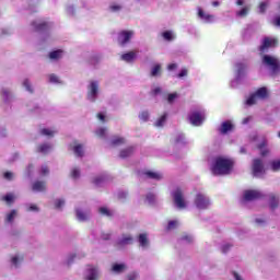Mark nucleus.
Segmentation results:
<instances>
[{
  "label": "nucleus",
  "mask_w": 280,
  "mask_h": 280,
  "mask_svg": "<svg viewBox=\"0 0 280 280\" xmlns=\"http://www.w3.org/2000/svg\"><path fill=\"white\" fill-rule=\"evenodd\" d=\"M233 171V160L226 158H217L211 166V172L214 176H226Z\"/></svg>",
  "instance_id": "obj_1"
},
{
  "label": "nucleus",
  "mask_w": 280,
  "mask_h": 280,
  "mask_svg": "<svg viewBox=\"0 0 280 280\" xmlns=\"http://www.w3.org/2000/svg\"><path fill=\"white\" fill-rule=\"evenodd\" d=\"M102 93V88L100 86V81L90 80L86 85L85 100L90 104H95L100 100V94Z\"/></svg>",
  "instance_id": "obj_2"
},
{
  "label": "nucleus",
  "mask_w": 280,
  "mask_h": 280,
  "mask_svg": "<svg viewBox=\"0 0 280 280\" xmlns=\"http://www.w3.org/2000/svg\"><path fill=\"white\" fill-rule=\"evenodd\" d=\"M261 65L265 69H268V71L272 75H277V73H280V59L276 56L262 55Z\"/></svg>",
  "instance_id": "obj_3"
},
{
  "label": "nucleus",
  "mask_w": 280,
  "mask_h": 280,
  "mask_svg": "<svg viewBox=\"0 0 280 280\" xmlns=\"http://www.w3.org/2000/svg\"><path fill=\"white\" fill-rule=\"evenodd\" d=\"M173 202L177 209H187L189 207V201L185 199V191L180 187L175 188L172 194Z\"/></svg>",
  "instance_id": "obj_4"
},
{
  "label": "nucleus",
  "mask_w": 280,
  "mask_h": 280,
  "mask_svg": "<svg viewBox=\"0 0 280 280\" xmlns=\"http://www.w3.org/2000/svg\"><path fill=\"white\" fill-rule=\"evenodd\" d=\"M192 202L199 211H207L211 207V198L205 192H197Z\"/></svg>",
  "instance_id": "obj_5"
},
{
  "label": "nucleus",
  "mask_w": 280,
  "mask_h": 280,
  "mask_svg": "<svg viewBox=\"0 0 280 280\" xmlns=\"http://www.w3.org/2000/svg\"><path fill=\"white\" fill-rule=\"evenodd\" d=\"M268 97V89L260 88L256 90L255 93L249 95L247 100L245 101L246 106H255V104H258V102H261L264 100H267Z\"/></svg>",
  "instance_id": "obj_6"
},
{
  "label": "nucleus",
  "mask_w": 280,
  "mask_h": 280,
  "mask_svg": "<svg viewBox=\"0 0 280 280\" xmlns=\"http://www.w3.org/2000/svg\"><path fill=\"white\" fill-rule=\"evenodd\" d=\"M23 261H25L24 253L18 252L9 256V266L12 270H19L23 266Z\"/></svg>",
  "instance_id": "obj_7"
},
{
  "label": "nucleus",
  "mask_w": 280,
  "mask_h": 280,
  "mask_svg": "<svg viewBox=\"0 0 280 280\" xmlns=\"http://www.w3.org/2000/svg\"><path fill=\"white\" fill-rule=\"evenodd\" d=\"M135 38V31H120L118 33L117 43L120 47L130 45V42Z\"/></svg>",
  "instance_id": "obj_8"
},
{
  "label": "nucleus",
  "mask_w": 280,
  "mask_h": 280,
  "mask_svg": "<svg viewBox=\"0 0 280 280\" xmlns=\"http://www.w3.org/2000/svg\"><path fill=\"white\" fill-rule=\"evenodd\" d=\"M252 170H253L254 176H256L257 178L266 174V168L264 167V161L259 159H255L253 161Z\"/></svg>",
  "instance_id": "obj_9"
},
{
  "label": "nucleus",
  "mask_w": 280,
  "mask_h": 280,
  "mask_svg": "<svg viewBox=\"0 0 280 280\" xmlns=\"http://www.w3.org/2000/svg\"><path fill=\"white\" fill-rule=\"evenodd\" d=\"M69 150L78 159H82V156H84V152H85L84 144H82L78 141H73L72 143H70Z\"/></svg>",
  "instance_id": "obj_10"
},
{
  "label": "nucleus",
  "mask_w": 280,
  "mask_h": 280,
  "mask_svg": "<svg viewBox=\"0 0 280 280\" xmlns=\"http://www.w3.org/2000/svg\"><path fill=\"white\" fill-rule=\"evenodd\" d=\"M262 197H264V194H261V191L254 190V189L245 190L243 194V200L245 202H250L253 200H259V198H262Z\"/></svg>",
  "instance_id": "obj_11"
},
{
  "label": "nucleus",
  "mask_w": 280,
  "mask_h": 280,
  "mask_svg": "<svg viewBox=\"0 0 280 280\" xmlns=\"http://www.w3.org/2000/svg\"><path fill=\"white\" fill-rule=\"evenodd\" d=\"M85 280H100V269L96 266L90 265L84 272Z\"/></svg>",
  "instance_id": "obj_12"
},
{
  "label": "nucleus",
  "mask_w": 280,
  "mask_h": 280,
  "mask_svg": "<svg viewBox=\"0 0 280 280\" xmlns=\"http://www.w3.org/2000/svg\"><path fill=\"white\" fill-rule=\"evenodd\" d=\"M189 121L192 126H202L205 121V113L202 112H192L189 115Z\"/></svg>",
  "instance_id": "obj_13"
},
{
  "label": "nucleus",
  "mask_w": 280,
  "mask_h": 280,
  "mask_svg": "<svg viewBox=\"0 0 280 280\" xmlns=\"http://www.w3.org/2000/svg\"><path fill=\"white\" fill-rule=\"evenodd\" d=\"M277 44H278L277 38L265 37L262 39V44L260 45V51L264 54L265 51H268L270 47H277Z\"/></svg>",
  "instance_id": "obj_14"
},
{
  "label": "nucleus",
  "mask_w": 280,
  "mask_h": 280,
  "mask_svg": "<svg viewBox=\"0 0 280 280\" xmlns=\"http://www.w3.org/2000/svg\"><path fill=\"white\" fill-rule=\"evenodd\" d=\"M39 135H42V137H47V139H52V137H56V135H58V128L56 127L40 128Z\"/></svg>",
  "instance_id": "obj_15"
},
{
  "label": "nucleus",
  "mask_w": 280,
  "mask_h": 280,
  "mask_svg": "<svg viewBox=\"0 0 280 280\" xmlns=\"http://www.w3.org/2000/svg\"><path fill=\"white\" fill-rule=\"evenodd\" d=\"M36 32H47L51 27V23L45 22L43 20H37L32 23Z\"/></svg>",
  "instance_id": "obj_16"
},
{
  "label": "nucleus",
  "mask_w": 280,
  "mask_h": 280,
  "mask_svg": "<svg viewBox=\"0 0 280 280\" xmlns=\"http://www.w3.org/2000/svg\"><path fill=\"white\" fill-rule=\"evenodd\" d=\"M138 244L142 250H148L150 248V238H148V233L139 234Z\"/></svg>",
  "instance_id": "obj_17"
},
{
  "label": "nucleus",
  "mask_w": 280,
  "mask_h": 280,
  "mask_svg": "<svg viewBox=\"0 0 280 280\" xmlns=\"http://www.w3.org/2000/svg\"><path fill=\"white\" fill-rule=\"evenodd\" d=\"M127 270H128V265L124 262H115L112 265V272H114V275H121Z\"/></svg>",
  "instance_id": "obj_18"
},
{
  "label": "nucleus",
  "mask_w": 280,
  "mask_h": 280,
  "mask_svg": "<svg viewBox=\"0 0 280 280\" xmlns=\"http://www.w3.org/2000/svg\"><path fill=\"white\" fill-rule=\"evenodd\" d=\"M51 150H54V144L49 142L42 143L36 148V152L39 154H49Z\"/></svg>",
  "instance_id": "obj_19"
},
{
  "label": "nucleus",
  "mask_w": 280,
  "mask_h": 280,
  "mask_svg": "<svg viewBox=\"0 0 280 280\" xmlns=\"http://www.w3.org/2000/svg\"><path fill=\"white\" fill-rule=\"evenodd\" d=\"M135 242V238L130 234H124L119 240H118V246H128Z\"/></svg>",
  "instance_id": "obj_20"
},
{
  "label": "nucleus",
  "mask_w": 280,
  "mask_h": 280,
  "mask_svg": "<svg viewBox=\"0 0 280 280\" xmlns=\"http://www.w3.org/2000/svg\"><path fill=\"white\" fill-rule=\"evenodd\" d=\"M145 178H150L151 180H162L163 175L160 172L154 171H145L143 173Z\"/></svg>",
  "instance_id": "obj_21"
},
{
  "label": "nucleus",
  "mask_w": 280,
  "mask_h": 280,
  "mask_svg": "<svg viewBox=\"0 0 280 280\" xmlns=\"http://www.w3.org/2000/svg\"><path fill=\"white\" fill-rule=\"evenodd\" d=\"M75 213H77V219L79 220V222H86V220L89 218H91V213L89 211H84L80 208H78L75 210Z\"/></svg>",
  "instance_id": "obj_22"
},
{
  "label": "nucleus",
  "mask_w": 280,
  "mask_h": 280,
  "mask_svg": "<svg viewBox=\"0 0 280 280\" xmlns=\"http://www.w3.org/2000/svg\"><path fill=\"white\" fill-rule=\"evenodd\" d=\"M198 15L203 23H213L215 21V16H213L209 13L202 12V9H199Z\"/></svg>",
  "instance_id": "obj_23"
},
{
  "label": "nucleus",
  "mask_w": 280,
  "mask_h": 280,
  "mask_svg": "<svg viewBox=\"0 0 280 280\" xmlns=\"http://www.w3.org/2000/svg\"><path fill=\"white\" fill-rule=\"evenodd\" d=\"M235 69H236V82H240V79L243 75H246V65L236 63Z\"/></svg>",
  "instance_id": "obj_24"
},
{
  "label": "nucleus",
  "mask_w": 280,
  "mask_h": 280,
  "mask_svg": "<svg viewBox=\"0 0 280 280\" xmlns=\"http://www.w3.org/2000/svg\"><path fill=\"white\" fill-rule=\"evenodd\" d=\"M233 130V122L231 120H226L221 124L220 132L221 135H226V132H231Z\"/></svg>",
  "instance_id": "obj_25"
},
{
  "label": "nucleus",
  "mask_w": 280,
  "mask_h": 280,
  "mask_svg": "<svg viewBox=\"0 0 280 280\" xmlns=\"http://www.w3.org/2000/svg\"><path fill=\"white\" fill-rule=\"evenodd\" d=\"M32 189L35 192H40V191H45V189H47V185L45 184V182H35L32 185Z\"/></svg>",
  "instance_id": "obj_26"
},
{
  "label": "nucleus",
  "mask_w": 280,
  "mask_h": 280,
  "mask_svg": "<svg viewBox=\"0 0 280 280\" xmlns=\"http://www.w3.org/2000/svg\"><path fill=\"white\" fill-rule=\"evenodd\" d=\"M136 58H137V52L135 51H129L120 56V60H124V62H132Z\"/></svg>",
  "instance_id": "obj_27"
},
{
  "label": "nucleus",
  "mask_w": 280,
  "mask_h": 280,
  "mask_svg": "<svg viewBox=\"0 0 280 280\" xmlns=\"http://www.w3.org/2000/svg\"><path fill=\"white\" fill-rule=\"evenodd\" d=\"M161 36L167 40V43H172V40L176 39V33H174V31H164L162 32Z\"/></svg>",
  "instance_id": "obj_28"
},
{
  "label": "nucleus",
  "mask_w": 280,
  "mask_h": 280,
  "mask_svg": "<svg viewBox=\"0 0 280 280\" xmlns=\"http://www.w3.org/2000/svg\"><path fill=\"white\" fill-rule=\"evenodd\" d=\"M135 154V148L133 147H127L126 149H122L120 151V159H128V156H132Z\"/></svg>",
  "instance_id": "obj_29"
},
{
  "label": "nucleus",
  "mask_w": 280,
  "mask_h": 280,
  "mask_svg": "<svg viewBox=\"0 0 280 280\" xmlns=\"http://www.w3.org/2000/svg\"><path fill=\"white\" fill-rule=\"evenodd\" d=\"M18 214H19V212H16V210H11L10 212H8L5 214L4 222H7V224H12V222H14V220H16Z\"/></svg>",
  "instance_id": "obj_30"
},
{
  "label": "nucleus",
  "mask_w": 280,
  "mask_h": 280,
  "mask_svg": "<svg viewBox=\"0 0 280 280\" xmlns=\"http://www.w3.org/2000/svg\"><path fill=\"white\" fill-rule=\"evenodd\" d=\"M269 207L272 210L277 209L279 207V197L273 194L269 195Z\"/></svg>",
  "instance_id": "obj_31"
},
{
  "label": "nucleus",
  "mask_w": 280,
  "mask_h": 280,
  "mask_svg": "<svg viewBox=\"0 0 280 280\" xmlns=\"http://www.w3.org/2000/svg\"><path fill=\"white\" fill-rule=\"evenodd\" d=\"M95 135L98 139H106L108 137V129L106 127H100L95 130Z\"/></svg>",
  "instance_id": "obj_32"
},
{
  "label": "nucleus",
  "mask_w": 280,
  "mask_h": 280,
  "mask_svg": "<svg viewBox=\"0 0 280 280\" xmlns=\"http://www.w3.org/2000/svg\"><path fill=\"white\" fill-rule=\"evenodd\" d=\"M266 145H268V142L266 140H262V142L258 144V150H260L261 156H268V154L270 153V150H268Z\"/></svg>",
  "instance_id": "obj_33"
},
{
  "label": "nucleus",
  "mask_w": 280,
  "mask_h": 280,
  "mask_svg": "<svg viewBox=\"0 0 280 280\" xmlns=\"http://www.w3.org/2000/svg\"><path fill=\"white\" fill-rule=\"evenodd\" d=\"M165 121H167V114H163L160 118L154 122L155 128H163L165 126Z\"/></svg>",
  "instance_id": "obj_34"
},
{
  "label": "nucleus",
  "mask_w": 280,
  "mask_h": 280,
  "mask_svg": "<svg viewBox=\"0 0 280 280\" xmlns=\"http://www.w3.org/2000/svg\"><path fill=\"white\" fill-rule=\"evenodd\" d=\"M63 51L61 49L59 50H54L49 54L50 60H60L62 58Z\"/></svg>",
  "instance_id": "obj_35"
},
{
  "label": "nucleus",
  "mask_w": 280,
  "mask_h": 280,
  "mask_svg": "<svg viewBox=\"0 0 280 280\" xmlns=\"http://www.w3.org/2000/svg\"><path fill=\"white\" fill-rule=\"evenodd\" d=\"M112 145L117 147V145H124L126 143V138H121L119 136H116L112 139L110 141Z\"/></svg>",
  "instance_id": "obj_36"
},
{
  "label": "nucleus",
  "mask_w": 280,
  "mask_h": 280,
  "mask_svg": "<svg viewBox=\"0 0 280 280\" xmlns=\"http://www.w3.org/2000/svg\"><path fill=\"white\" fill-rule=\"evenodd\" d=\"M106 182V175H96L93 177L92 183L96 186L102 185V183Z\"/></svg>",
  "instance_id": "obj_37"
},
{
  "label": "nucleus",
  "mask_w": 280,
  "mask_h": 280,
  "mask_svg": "<svg viewBox=\"0 0 280 280\" xmlns=\"http://www.w3.org/2000/svg\"><path fill=\"white\" fill-rule=\"evenodd\" d=\"M70 176L71 178H73V180H78V178H80L81 176L80 167L78 166L72 167L70 171Z\"/></svg>",
  "instance_id": "obj_38"
},
{
  "label": "nucleus",
  "mask_w": 280,
  "mask_h": 280,
  "mask_svg": "<svg viewBox=\"0 0 280 280\" xmlns=\"http://www.w3.org/2000/svg\"><path fill=\"white\" fill-rule=\"evenodd\" d=\"M2 200H4L7 205H12V202L16 200V195L9 192L4 197H2Z\"/></svg>",
  "instance_id": "obj_39"
},
{
  "label": "nucleus",
  "mask_w": 280,
  "mask_h": 280,
  "mask_svg": "<svg viewBox=\"0 0 280 280\" xmlns=\"http://www.w3.org/2000/svg\"><path fill=\"white\" fill-rule=\"evenodd\" d=\"M180 226V221L179 220H171L168 221L167 224V231H174L175 229H178Z\"/></svg>",
  "instance_id": "obj_40"
},
{
  "label": "nucleus",
  "mask_w": 280,
  "mask_h": 280,
  "mask_svg": "<svg viewBox=\"0 0 280 280\" xmlns=\"http://www.w3.org/2000/svg\"><path fill=\"white\" fill-rule=\"evenodd\" d=\"M269 167L271 172H280V160H273L270 162Z\"/></svg>",
  "instance_id": "obj_41"
},
{
  "label": "nucleus",
  "mask_w": 280,
  "mask_h": 280,
  "mask_svg": "<svg viewBox=\"0 0 280 280\" xmlns=\"http://www.w3.org/2000/svg\"><path fill=\"white\" fill-rule=\"evenodd\" d=\"M151 75L152 78H159L161 75V65H155L151 68Z\"/></svg>",
  "instance_id": "obj_42"
},
{
  "label": "nucleus",
  "mask_w": 280,
  "mask_h": 280,
  "mask_svg": "<svg viewBox=\"0 0 280 280\" xmlns=\"http://www.w3.org/2000/svg\"><path fill=\"white\" fill-rule=\"evenodd\" d=\"M144 202L147 205H154L156 202V195L152 192L147 194Z\"/></svg>",
  "instance_id": "obj_43"
},
{
  "label": "nucleus",
  "mask_w": 280,
  "mask_h": 280,
  "mask_svg": "<svg viewBox=\"0 0 280 280\" xmlns=\"http://www.w3.org/2000/svg\"><path fill=\"white\" fill-rule=\"evenodd\" d=\"M12 92L4 90L2 91V100L5 102V104H8L9 102H12Z\"/></svg>",
  "instance_id": "obj_44"
},
{
  "label": "nucleus",
  "mask_w": 280,
  "mask_h": 280,
  "mask_svg": "<svg viewBox=\"0 0 280 280\" xmlns=\"http://www.w3.org/2000/svg\"><path fill=\"white\" fill-rule=\"evenodd\" d=\"M26 211L32 212V213H38V211H40V208H38V206H36L35 203H27L25 206Z\"/></svg>",
  "instance_id": "obj_45"
},
{
  "label": "nucleus",
  "mask_w": 280,
  "mask_h": 280,
  "mask_svg": "<svg viewBox=\"0 0 280 280\" xmlns=\"http://www.w3.org/2000/svg\"><path fill=\"white\" fill-rule=\"evenodd\" d=\"M48 80L50 84H62V80H60V78L56 74H49Z\"/></svg>",
  "instance_id": "obj_46"
},
{
  "label": "nucleus",
  "mask_w": 280,
  "mask_h": 280,
  "mask_svg": "<svg viewBox=\"0 0 280 280\" xmlns=\"http://www.w3.org/2000/svg\"><path fill=\"white\" fill-rule=\"evenodd\" d=\"M65 198H57L54 200V207L55 209H62V207H65Z\"/></svg>",
  "instance_id": "obj_47"
},
{
  "label": "nucleus",
  "mask_w": 280,
  "mask_h": 280,
  "mask_svg": "<svg viewBox=\"0 0 280 280\" xmlns=\"http://www.w3.org/2000/svg\"><path fill=\"white\" fill-rule=\"evenodd\" d=\"M138 117H139L140 121L145 122L150 119V113L148 110H143L139 114Z\"/></svg>",
  "instance_id": "obj_48"
},
{
  "label": "nucleus",
  "mask_w": 280,
  "mask_h": 280,
  "mask_svg": "<svg viewBox=\"0 0 280 280\" xmlns=\"http://www.w3.org/2000/svg\"><path fill=\"white\" fill-rule=\"evenodd\" d=\"M176 100H178V93H171L167 95L166 101L168 102V104H174V102H176Z\"/></svg>",
  "instance_id": "obj_49"
},
{
  "label": "nucleus",
  "mask_w": 280,
  "mask_h": 280,
  "mask_svg": "<svg viewBox=\"0 0 280 280\" xmlns=\"http://www.w3.org/2000/svg\"><path fill=\"white\" fill-rule=\"evenodd\" d=\"M23 86L28 93H34V88H32V83L30 82V80L25 79L23 81Z\"/></svg>",
  "instance_id": "obj_50"
},
{
  "label": "nucleus",
  "mask_w": 280,
  "mask_h": 280,
  "mask_svg": "<svg viewBox=\"0 0 280 280\" xmlns=\"http://www.w3.org/2000/svg\"><path fill=\"white\" fill-rule=\"evenodd\" d=\"M233 248V245L231 243H225L221 246V252L226 253L228 250H231Z\"/></svg>",
  "instance_id": "obj_51"
},
{
  "label": "nucleus",
  "mask_w": 280,
  "mask_h": 280,
  "mask_svg": "<svg viewBox=\"0 0 280 280\" xmlns=\"http://www.w3.org/2000/svg\"><path fill=\"white\" fill-rule=\"evenodd\" d=\"M100 213H102V215H107V217L113 215V212H110L108 208H100Z\"/></svg>",
  "instance_id": "obj_52"
},
{
  "label": "nucleus",
  "mask_w": 280,
  "mask_h": 280,
  "mask_svg": "<svg viewBox=\"0 0 280 280\" xmlns=\"http://www.w3.org/2000/svg\"><path fill=\"white\" fill-rule=\"evenodd\" d=\"M175 143H185V135L179 133V135L175 138Z\"/></svg>",
  "instance_id": "obj_53"
},
{
  "label": "nucleus",
  "mask_w": 280,
  "mask_h": 280,
  "mask_svg": "<svg viewBox=\"0 0 280 280\" xmlns=\"http://www.w3.org/2000/svg\"><path fill=\"white\" fill-rule=\"evenodd\" d=\"M3 176H4L5 180H14V173H12V172H5L3 174Z\"/></svg>",
  "instance_id": "obj_54"
},
{
  "label": "nucleus",
  "mask_w": 280,
  "mask_h": 280,
  "mask_svg": "<svg viewBox=\"0 0 280 280\" xmlns=\"http://www.w3.org/2000/svg\"><path fill=\"white\" fill-rule=\"evenodd\" d=\"M109 10L112 12H119V10H121V5L120 4H117V3H114L109 7Z\"/></svg>",
  "instance_id": "obj_55"
},
{
  "label": "nucleus",
  "mask_w": 280,
  "mask_h": 280,
  "mask_svg": "<svg viewBox=\"0 0 280 280\" xmlns=\"http://www.w3.org/2000/svg\"><path fill=\"white\" fill-rule=\"evenodd\" d=\"M73 259H75V254L69 255L68 258L66 259L67 266H71V264H73Z\"/></svg>",
  "instance_id": "obj_56"
},
{
  "label": "nucleus",
  "mask_w": 280,
  "mask_h": 280,
  "mask_svg": "<svg viewBox=\"0 0 280 280\" xmlns=\"http://www.w3.org/2000/svg\"><path fill=\"white\" fill-rule=\"evenodd\" d=\"M248 14V8H243L241 11L237 12V16L244 18Z\"/></svg>",
  "instance_id": "obj_57"
},
{
  "label": "nucleus",
  "mask_w": 280,
  "mask_h": 280,
  "mask_svg": "<svg viewBox=\"0 0 280 280\" xmlns=\"http://www.w3.org/2000/svg\"><path fill=\"white\" fill-rule=\"evenodd\" d=\"M96 117H97L98 121H101L102 124H105V121H106V115H105L104 113H98V114L96 115Z\"/></svg>",
  "instance_id": "obj_58"
},
{
  "label": "nucleus",
  "mask_w": 280,
  "mask_h": 280,
  "mask_svg": "<svg viewBox=\"0 0 280 280\" xmlns=\"http://www.w3.org/2000/svg\"><path fill=\"white\" fill-rule=\"evenodd\" d=\"M255 223L258 225V226H264V224H266V220L264 218H256L255 219Z\"/></svg>",
  "instance_id": "obj_59"
},
{
  "label": "nucleus",
  "mask_w": 280,
  "mask_h": 280,
  "mask_svg": "<svg viewBox=\"0 0 280 280\" xmlns=\"http://www.w3.org/2000/svg\"><path fill=\"white\" fill-rule=\"evenodd\" d=\"M266 8H268V2H261L259 5V12L260 13L266 12Z\"/></svg>",
  "instance_id": "obj_60"
},
{
  "label": "nucleus",
  "mask_w": 280,
  "mask_h": 280,
  "mask_svg": "<svg viewBox=\"0 0 280 280\" xmlns=\"http://www.w3.org/2000/svg\"><path fill=\"white\" fill-rule=\"evenodd\" d=\"M47 174H49V167H47V166H42V168H40V175H42V176H47Z\"/></svg>",
  "instance_id": "obj_61"
},
{
  "label": "nucleus",
  "mask_w": 280,
  "mask_h": 280,
  "mask_svg": "<svg viewBox=\"0 0 280 280\" xmlns=\"http://www.w3.org/2000/svg\"><path fill=\"white\" fill-rule=\"evenodd\" d=\"M138 277L137 272H132L127 276V280H137Z\"/></svg>",
  "instance_id": "obj_62"
},
{
  "label": "nucleus",
  "mask_w": 280,
  "mask_h": 280,
  "mask_svg": "<svg viewBox=\"0 0 280 280\" xmlns=\"http://www.w3.org/2000/svg\"><path fill=\"white\" fill-rule=\"evenodd\" d=\"M184 242H187L188 244L194 242V236L191 235H186V236H183L182 238Z\"/></svg>",
  "instance_id": "obj_63"
},
{
  "label": "nucleus",
  "mask_w": 280,
  "mask_h": 280,
  "mask_svg": "<svg viewBox=\"0 0 280 280\" xmlns=\"http://www.w3.org/2000/svg\"><path fill=\"white\" fill-rule=\"evenodd\" d=\"M273 25H277V27H280V15H277V16L273 19Z\"/></svg>",
  "instance_id": "obj_64"
}]
</instances>
